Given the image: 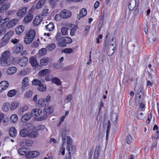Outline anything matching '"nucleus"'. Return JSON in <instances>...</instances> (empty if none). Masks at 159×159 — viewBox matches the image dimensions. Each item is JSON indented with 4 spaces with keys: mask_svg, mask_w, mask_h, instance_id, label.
Segmentation results:
<instances>
[{
    "mask_svg": "<svg viewBox=\"0 0 159 159\" xmlns=\"http://www.w3.org/2000/svg\"><path fill=\"white\" fill-rule=\"evenodd\" d=\"M51 73V70L48 69H45L41 70L39 72V75L44 76L49 75Z\"/></svg>",
    "mask_w": 159,
    "mask_h": 159,
    "instance_id": "aec40b11",
    "label": "nucleus"
},
{
    "mask_svg": "<svg viewBox=\"0 0 159 159\" xmlns=\"http://www.w3.org/2000/svg\"><path fill=\"white\" fill-rule=\"evenodd\" d=\"M30 62L31 66H40L36 58L34 57H31L30 59Z\"/></svg>",
    "mask_w": 159,
    "mask_h": 159,
    "instance_id": "dca6fc26",
    "label": "nucleus"
},
{
    "mask_svg": "<svg viewBox=\"0 0 159 159\" xmlns=\"http://www.w3.org/2000/svg\"><path fill=\"white\" fill-rule=\"evenodd\" d=\"M28 109V107L26 105H25L23 107L20 108V112H24L27 111Z\"/></svg>",
    "mask_w": 159,
    "mask_h": 159,
    "instance_id": "603ef678",
    "label": "nucleus"
},
{
    "mask_svg": "<svg viewBox=\"0 0 159 159\" xmlns=\"http://www.w3.org/2000/svg\"><path fill=\"white\" fill-rule=\"evenodd\" d=\"M90 27V26L89 25H87L85 27V33L86 35L88 34L89 32Z\"/></svg>",
    "mask_w": 159,
    "mask_h": 159,
    "instance_id": "052dcab7",
    "label": "nucleus"
},
{
    "mask_svg": "<svg viewBox=\"0 0 159 159\" xmlns=\"http://www.w3.org/2000/svg\"><path fill=\"white\" fill-rule=\"evenodd\" d=\"M30 113L32 116L37 117L42 113V111L39 109L35 108Z\"/></svg>",
    "mask_w": 159,
    "mask_h": 159,
    "instance_id": "4468645a",
    "label": "nucleus"
},
{
    "mask_svg": "<svg viewBox=\"0 0 159 159\" xmlns=\"http://www.w3.org/2000/svg\"><path fill=\"white\" fill-rule=\"evenodd\" d=\"M4 116V114L3 113H0V123L2 121L3 124L5 126L6 125V122L5 120H2V119L3 118Z\"/></svg>",
    "mask_w": 159,
    "mask_h": 159,
    "instance_id": "de8ad7c7",
    "label": "nucleus"
},
{
    "mask_svg": "<svg viewBox=\"0 0 159 159\" xmlns=\"http://www.w3.org/2000/svg\"><path fill=\"white\" fill-rule=\"evenodd\" d=\"M47 49L49 51H51L54 50L56 48V45L54 43H51L46 46Z\"/></svg>",
    "mask_w": 159,
    "mask_h": 159,
    "instance_id": "72a5a7b5",
    "label": "nucleus"
},
{
    "mask_svg": "<svg viewBox=\"0 0 159 159\" xmlns=\"http://www.w3.org/2000/svg\"><path fill=\"white\" fill-rule=\"evenodd\" d=\"M31 153V151H30L29 149H28V152H26V154L25 155V157L27 158H32V155Z\"/></svg>",
    "mask_w": 159,
    "mask_h": 159,
    "instance_id": "864d4df0",
    "label": "nucleus"
},
{
    "mask_svg": "<svg viewBox=\"0 0 159 159\" xmlns=\"http://www.w3.org/2000/svg\"><path fill=\"white\" fill-rule=\"evenodd\" d=\"M38 89L41 92L45 91L46 89V86L44 85L42 83L39 86Z\"/></svg>",
    "mask_w": 159,
    "mask_h": 159,
    "instance_id": "a19ab883",
    "label": "nucleus"
},
{
    "mask_svg": "<svg viewBox=\"0 0 159 159\" xmlns=\"http://www.w3.org/2000/svg\"><path fill=\"white\" fill-rule=\"evenodd\" d=\"M48 62V59L47 57H43L40 60V64L43 66H46Z\"/></svg>",
    "mask_w": 159,
    "mask_h": 159,
    "instance_id": "473e14b6",
    "label": "nucleus"
},
{
    "mask_svg": "<svg viewBox=\"0 0 159 159\" xmlns=\"http://www.w3.org/2000/svg\"><path fill=\"white\" fill-rule=\"evenodd\" d=\"M2 109L5 112L8 111L9 109L11 110L10 103L8 102L4 103L2 107Z\"/></svg>",
    "mask_w": 159,
    "mask_h": 159,
    "instance_id": "a211bd4d",
    "label": "nucleus"
},
{
    "mask_svg": "<svg viewBox=\"0 0 159 159\" xmlns=\"http://www.w3.org/2000/svg\"><path fill=\"white\" fill-rule=\"evenodd\" d=\"M73 52V50L71 48H66L62 50V52L66 53H71Z\"/></svg>",
    "mask_w": 159,
    "mask_h": 159,
    "instance_id": "c03bdc74",
    "label": "nucleus"
},
{
    "mask_svg": "<svg viewBox=\"0 0 159 159\" xmlns=\"http://www.w3.org/2000/svg\"><path fill=\"white\" fill-rule=\"evenodd\" d=\"M6 32V30L4 28H0V37Z\"/></svg>",
    "mask_w": 159,
    "mask_h": 159,
    "instance_id": "680f3d73",
    "label": "nucleus"
},
{
    "mask_svg": "<svg viewBox=\"0 0 159 159\" xmlns=\"http://www.w3.org/2000/svg\"><path fill=\"white\" fill-rule=\"evenodd\" d=\"M16 92L15 90H11L9 91L7 93V96L9 97H12L16 94Z\"/></svg>",
    "mask_w": 159,
    "mask_h": 159,
    "instance_id": "ea45409f",
    "label": "nucleus"
},
{
    "mask_svg": "<svg viewBox=\"0 0 159 159\" xmlns=\"http://www.w3.org/2000/svg\"><path fill=\"white\" fill-rule=\"evenodd\" d=\"M11 42L14 44L18 43L19 40L16 39H12L11 40Z\"/></svg>",
    "mask_w": 159,
    "mask_h": 159,
    "instance_id": "338daca9",
    "label": "nucleus"
},
{
    "mask_svg": "<svg viewBox=\"0 0 159 159\" xmlns=\"http://www.w3.org/2000/svg\"><path fill=\"white\" fill-rule=\"evenodd\" d=\"M23 48V46L21 44L19 43L13 49V51L15 53H19L22 51Z\"/></svg>",
    "mask_w": 159,
    "mask_h": 159,
    "instance_id": "2eb2a0df",
    "label": "nucleus"
},
{
    "mask_svg": "<svg viewBox=\"0 0 159 159\" xmlns=\"http://www.w3.org/2000/svg\"><path fill=\"white\" fill-rule=\"evenodd\" d=\"M32 115L30 113L28 112L25 113L22 117L21 120L22 122L24 123L29 121L31 118Z\"/></svg>",
    "mask_w": 159,
    "mask_h": 159,
    "instance_id": "9b49d317",
    "label": "nucleus"
},
{
    "mask_svg": "<svg viewBox=\"0 0 159 159\" xmlns=\"http://www.w3.org/2000/svg\"><path fill=\"white\" fill-rule=\"evenodd\" d=\"M99 2L98 1H96L94 4V7L95 9H97L99 6Z\"/></svg>",
    "mask_w": 159,
    "mask_h": 159,
    "instance_id": "69168bd1",
    "label": "nucleus"
},
{
    "mask_svg": "<svg viewBox=\"0 0 159 159\" xmlns=\"http://www.w3.org/2000/svg\"><path fill=\"white\" fill-rule=\"evenodd\" d=\"M43 111L46 112L48 115L53 112V109L51 107L47 106L44 108Z\"/></svg>",
    "mask_w": 159,
    "mask_h": 159,
    "instance_id": "2f4dec72",
    "label": "nucleus"
},
{
    "mask_svg": "<svg viewBox=\"0 0 159 159\" xmlns=\"http://www.w3.org/2000/svg\"><path fill=\"white\" fill-rule=\"evenodd\" d=\"M49 9L46 8H44L42 10L41 15L43 16H46L48 15Z\"/></svg>",
    "mask_w": 159,
    "mask_h": 159,
    "instance_id": "37998d69",
    "label": "nucleus"
},
{
    "mask_svg": "<svg viewBox=\"0 0 159 159\" xmlns=\"http://www.w3.org/2000/svg\"><path fill=\"white\" fill-rule=\"evenodd\" d=\"M72 99V96L71 94H69L66 98L67 102H70Z\"/></svg>",
    "mask_w": 159,
    "mask_h": 159,
    "instance_id": "bf43d9fd",
    "label": "nucleus"
},
{
    "mask_svg": "<svg viewBox=\"0 0 159 159\" xmlns=\"http://www.w3.org/2000/svg\"><path fill=\"white\" fill-rule=\"evenodd\" d=\"M42 115L41 116L38 117L36 120L38 121H41L45 120L47 118L48 116L47 114V113L43 111L42 113Z\"/></svg>",
    "mask_w": 159,
    "mask_h": 159,
    "instance_id": "5701e85b",
    "label": "nucleus"
},
{
    "mask_svg": "<svg viewBox=\"0 0 159 159\" xmlns=\"http://www.w3.org/2000/svg\"><path fill=\"white\" fill-rule=\"evenodd\" d=\"M33 143V140L28 139L23 140L20 142V144L21 145H25L26 147H30Z\"/></svg>",
    "mask_w": 159,
    "mask_h": 159,
    "instance_id": "0eeeda50",
    "label": "nucleus"
},
{
    "mask_svg": "<svg viewBox=\"0 0 159 159\" xmlns=\"http://www.w3.org/2000/svg\"><path fill=\"white\" fill-rule=\"evenodd\" d=\"M43 20V18L39 15L37 16L33 21V24L34 26L39 25Z\"/></svg>",
    "mask_w": 159,
    "mask_h": 159,
    "instance_id": "ddd939ff",
    "label": "nucleus"
},
{
    "mask_svg": "<svg viewBox=\"0 0 159 159\" xmlns=\"http://www.w3.org/2000/svg\"><path fill=\"white\" fill-rule=\"evenodd\" d=\"M67 145L71 146L72 143V140L71 138L69 136H67Z\"/></svg>",
    "mask_w": 159,
    "mask_h": 159,
    "instance_id": "3c124183",
    "label": "nucleus"
},
{
    "mask_svg": "<svg viewBox=\"0 0 159 159\" xmlns=\"http://www.w3.org/2000/svg\"><path fill=\"white\" fill-rule=\"evenodd\" d=\"M28 79L27 77H25L23 79L22 81V88H23V89H24V88L28 85Z\"/></svg>",
    "mask_w": 159,
    "mask_h": 159,
    "instance_id": "e433bc0d",
    "label": "nucleus"
},
{
    "mask_svg": "<svg viewBox=\"0 0 159 159\" xmlns=\"http://www.w3.org/2000/svg\"><path fill=\"white\" fill-rule=\"evenodd\" d=\"M45 28L47 30L51 31L53 30L54 28V26L52 23H50L48 24L45 26Z\"/></svg>",
    "mask_w": 159,
    "mask_h": 159,
    "instance_id": "c756f323",
    "label": "nucleus"
},
{
    "mask_svg": "<svg viewBox=\"0 0 159 159\" xmlns=\"http://www.w3.org/2000/svg\"><path fill=\"white\" fill-rule=\"evenodd\" d=\"M33 18V15L31 13L29 14L24 17L23 22L25 24L28 23L31 21Z\"/></svg>",
    "mask_w": 159,
    "mask_h": 159,
    "instance_id": "f3484780",
    "label": "nucleus"
},
{
    "mask_svg": "<svg viewBox=\"0 0 159 159\" xmlns=\"http://www.w3.org/2000/svg\"><path fill=\"white\" fill-rule=\"evenodd\" d=\"M32 91H28L25 93V96L26 98H29L32 96Z\"/></svg>",
    "mask_w": 159,
    "mask_h": 159,
    "instance_id": "6e6d98bb",
    "label": "nucleus"
},
{
    "mask_svg": "<svg viewBox=\"0 0 159 159\" xmlns=\"http://www.w3.org/2000/svg\"><path fill=\"white\" fill-rule=\"evenodd\" d=\"M39 135L38 132L36 131H34L29 132L28 137V138L34 139L37 138Z\"/></svg>",
    "mask_w": 159,
    "mask_h": 159,
    "instance_id": "412c9836",
    "label": "nucleus"
},
{
    "mask_svg": "<svg viewBox=\"0 0 159 159\" xmlns=\"http://www.w3.org/2000/svg\"><path fill=\"white\" fill-rule=\"evenodd\" d=\"M60 16L64 19H67L70 18L72 16L71 12L69 10L63 9L60 13Z\"/></svg>",
    "mask_w": 159,
    "mask_h": 159,
    "instance_id": "39448f33",
    "label": "nucleus"
},
{
    "mask_svg": "<svg viewBox=\"0 0 159 159\" xmlns=\"http://www.w3.org/2000/svg\"><path fill=\"white\" fill-rule=\"evenodd\" d=\"M28 60L27 58L24 56L19 60L18 64L21 66H25L26 65Z\"/></svg>",
    "mask_w": 159,
    "mask_h": 159,
    "instance_id": "9d476101",
    "label": "nucleus"
},
{
    "mask_svg": "<svg viewBox=\"0 0 159 159\" xmlns=\"http://www.w3.org/2000/svg\"><path fill=\"white\" fill-rule=\"evenodd\" d=\"M17 131L16 129L14 127L11 128L9 130V134L10 136L12 137H15L17 134Z\"/></svg>",
    "mask_w": 159,
    "mask_h": 159,
    "instance_id": "4be33fe9",
    "label": "nucleus"
},
{
    "mask_svg": "<svg viewBox=\"0 0 159 159\" xmlns=\"http://www.w3.org/2000/svg\"><path fill=\"white\" fill-rule=\"evenodd\" d=\"M46 0H39L36 5V8L37 9L41 8L44 5Z\"/></svg>",
    "mask_w": 159,
    "mask_h": 159,
    "instance_id": "c85d7f7f",
    "label": "nucleus"
},
{
    "mask_svg": "<svg viewBox=\"0 0 159 159\" xmlns=\"http://www.w3.org/2000/svg\"><path fill=\"white\" fill-rule=\"evenodd\" d=\"M31 154L32 155V158L36 157L39 155V152L36 151H31Z\"/></svg>",
    "mask_w": 159,
    "mask_h": 159,
    "instance_id": "49530a36",
    "label": "nucleus"
},
{
    "mask_svg": "<svg viewBox=\"0 0 159 159\" xmlns=\"http://www.w3.org/2000/svg\"><path fill=\"white\" fill-rule=\"evenodd\" d=\"M16 71V68L15 67H10L7 70V73L9 75H12L15 73Z\"/></svg>",
    "mask_w": 159,
    "mask_h": 159,
    "instance_id": "7c9ffc66",
    "label": "nucleus"
},
{
    "mask_svg": "<svg viewBox=\"0 0 159 159\" xmlns=\"http://www.w3.org/2000/svg\"><path fill=\"white\" fill-rule=\"evenodd\" d=\"M52 83L55 84L57 85L61 84V81L60 79L57 77H54L52 79Z\"/></svg>",
    "mask_w": 159,
    "mask_h": 159,
    "instance_id": "f704fd0d",
    "label": "nucleus"
},
{
    "mask_svg": "<svg viewBox=\"0 0 159 159\" xmlns=\"http://www.w3.org/2000/svg\"><path fill=\"white\" fill-rule=\"evenodd\" d=\"M19 104V103L17 101H15L11 103V110H13L16 108Z\"/></svg>",
    "mask_w": 159,
    "mask_h": 159,
    "instance_id": "bb28decb",
    "label": "nucleus"
},
{
    "mask_svg": "<svg viewBox=\"0 0 159 159\" xmlns=\"http://www.w3.org/2000/svg\"><path fill=\"white\" fill-rule=\"evenodd\" d=\"M35 104L37 107H43L46 105L44 99L42 98L36 101Z\"/></svg>",
    "mask_w": 159,
    "mask_h": 159,
    "instance_id": "f8f14e48",
    "label": "nucleus"
},
{
    "mask_svg": "<svg viewBox=\"0 0 159 159\" xmlns=\"http://www.w3.org/2000/svg\"><path fill=\"white\" fill-rule=\"evenodd\" d=\"M45 80L47 81H49L52 80V76H51L50 75H48L45 77Z\"/></svg>",
    "mask_w": 159,
    "mask_h": 159,
    "instance_id": "e2e57ef3",
    "label": "nucleus"
},
{
    "mask_svg": "<svg viewBox=\"0 0 159 159\" xmlns=\"http://www.w3.org/2000/svg\"><path fill=\"white\" fill-rule=\"evenodd\" d=\"M16 12V11L15 10L13 11H7L6 13V14L7 16H10L12 15Z\"/></svg>",
    "mask_w": 159,
    "mask_h": 159,
    "instance_id": "5fc2aeb1",
    "label": "nucleus"
},
{
    "mask_svg": "<svg viewBox=\"0 0 159 159\" xmlns=\"http://www.w3.org/2000/svg\"><path fill=\"white\" fill-rule=\"evenodd\" d=\"M18 21L19 20L17 18L11 20L7 23L6 26L8 28H12L17 24Z\"/></svg>",
    "mask_w": 159,
    "mask_h": 159,
    "instance_id": "1a4fd4ad",
    "label": "nucleus"
},
{
    "mask_svg": "<svg viewBox=\"0 0 159 159\" xmlns=\"http://www.w3.org/2000/svg\"><path fill=\"white\" fill-rule=\"evenodd\" d=\"M56 40L57 41L58 43H59L61 41V38L60 34V33H57L56 36Z\"/></svg>",
    "mask_w": 159,
    "mask_h": 159,
    "instance_id": "4d7b16f0",
    "label": "nucleus"
},
{
    "mask_svg": "<svg viewBox=\"0 0 159 159\" xmlns=\"http://www.w3.org/2000/svg\"><path fill=\"white\" fill-rule=\"evenodd\" d=\"M32 84L34 85L39 86L42 83L41 81L38 79H34L32 81Z\"/></svg>",
    "mask_w": 159,
    "mask_h": 159,
    "instance_id": "58836bf2",
    "label": "nucleus"
},
{
    "mask_svg": "<svg viewBox=\"0 0 159 159\" xmlns=\"http://www.w3.org/2000/svg\"><path fill=\"white\" fill-rule=\"evenodd\" d=\"M132 142V139L131 136L129 134L126 137V142L128 144H130Z\"/></svg>",
    "mask_w": 159,
    "mask_h": 159,
    "instance_id": "79ce46f5",
    "label": "nucleus"
},
{
    "mask_svg": "<svg viewBox=\"0 0 159 159\" xmlns=\"http://www.w3.org/2000/svg\"><path fill=\"white\" fill-rule=\"evenodd\" d=\"M14 32L10 31L6 34L2 38V42L0 44L2 46H5L8 42L10 39L13 34Z\"/></svg>",
    "mask_w": 159,
    "mask_h": 159,
    "instance_id": "7ed1b4c3",
    "label": "nucleus"
},
{
    "mask_svg": "<svg viewBox=\"0 0 159 159\" xmlns=\"http://www.w3.org/2000/svg\"><path fill=\"white\" fill-rule=\"evenodd\" d=\"M72 40L71 38L68 37H64L61 38V41L57 43L58 46L61 47H65L66 46V44L71 43Z\"/></svg>",
    "mask_w": 159,
    "mask_h": 159,
    "instance_id": "20e7f679",
    "label": "nucleus"
},
{
    "mask_svg": "<svg viewBox=\"0 0 159 159\" xmlns=\"http://www.w3.org/2000/svg\"><path fill=\"white\" fill-rule=\"evenodd\" d=\"M28 152V149L25 148H19L18 152V153L21 155L25 156L26 152Z\"/></svg>",
    "mask_w": 159,
    "mask_h": 159,
    "instance_id": "a878e982",
    "label": "nucleus"
},
{
    "mask_svg": "<svg viewBox=\"0 0 159 159\" xmlns=\"http://www.w3.org/2000/svg\"><path fill=\"white\" fill-rule=\"evenodd\" d=\"M62 138L63 141V140H65V138L66 136V134L65 132H63L62 133Z\"/></svg>",
    "mask_w": 159,
    "mask_h": 159,
    "instance_id": "774afa93",
    "label": "nucleus"
},
{
    "mask_svg": "<svg viewBox=\"0 0 159 159\" xmlns=\"http://www.w3.org/2000/svg\"><path fill=\"white\" fill-rule=\"evenodd\" d=\"M10 52L6 51L2 54L0 59L1 65L2 66H7L12 63L11 61L10 60Z\"/></svg>",
    "mask_w": 159,
    "mask_h": 159,
    "instance_id": "f257e3e1",
    "label": "nucleus"
},
{
    "mask_svg": "<svg viewBox=\"0 0 159 159\" xmlns=\"http://www.w3.org/2000/svg\"><path fill=\"white\" fill-rule=\"evenodd\" d=\"M87 14L86 10L84 8H83L80 10V13L77 16V18L78 19H80L81 18H82L85 16Z\"/></svg>",
    "mask_w": 159,
    "mask_h": 159,
    "instance_id": "6ab92c4d",
    "label": "nucleus"
},
{
    "mask_svg": "<svg viewBox=\"0 0 159 159\" xmlns=\"http://www.w3.org/2000/svg\"><path fill=\"white\" fill-rule=\"evenodd\" d=\"M9 18L8 17H7V18H5L3 19L2 18V23H1V26H2V25H3L4 23L9 21Z\"/></svg>",
    "mask_w": 159,
    "mask_h": 159,
    "instance_id": "13d9d810",
    "label": "nucleus"
},
{
    "mask_svg": "<svg viewBox=\"0 0 159 159\" xmlns=\"http://www.w3.org/2000/svg\"><path fill=\"white\" fill-rule=\"evenodd\" d=\"M71 156L70 152H69L68 153L66 154L65 159H71Z\"/></svg>",
    "mask_w": 159,
    "mask_h": 159,
    "instance_id": "0e129e2a",
    "label": "nucleus"
},
{
    "mask_svg": "<svg viewBox=\"0 0 159 159\" xmlns=\"http://www.w3.org/2000/svg\"><path fill=\"white\" fill-rule=\"evenodd\" d=\"M27 8L26 7H21L16 13L17 15L19 17L22 18L26 14Z\"/></svg>",
    "mask_w": 159,
    "mask_h": 159,
    "instance_id": "6e6552de",
    "label": "nucleus"
},
{
    "mask_svg": "<svg viewBox=\"0 0 159 159\" xmlns=\"http://www.w3.org/2000/svg\"><path fill=\"white\" fill-rule=\"evenodd\" d=\"M47 53L46 48H42L40 49L38 52V54L39 56H42L45 55Z\"/></svg>",
    "mask_w": 159,
    "mask_h": 159,
    "instance_id": "4c0bfd02",
    "label": "nucleus"
},
{
    "mask_svg": "<svg viewBox=\"0 0 159 159\" xmlns=\"http://www.w3.org/2000/svg\"><path fill=\"white\" fill-rule=\"evenodd\" d=\"M24 30V28L23 25H21L18 26L16 29V33L17 34H22Z\"/></svg>",
    "mask_w": 159,
    "mask_h": 159,
    "instance_id": "393cba45",
    "label": "nucleus"
},
{
    "mask_svg": "<svg viewBox=\"0 0 159 159\" xmlns=\"http://www.w3.org/2000/svg\"><path fill=\"white\" fill-rule=\"evenodd\" d=\"M77 29V26H74L70 30V34L71 36H74L75 33V31Z\"/></svg>",
    "mask_w": 159,
    "mask_h": 159,
    "instance_id": "09e8293b",
    "label": "nucleus"
},
{
    "mask_svg": "<svg viewBox=\"0 0 159 159\" xmlns=\"http://www.w3.org/2000/svg\"><path fill=\"white\" fill-rule=\"evenodd\" d=\"M111 118L112 121L114 122L116 121L117 119V115L115 113L112 114Z\"/></svg>",
    "mask_w": 159,
    "mask_h": 159,
    "instance_id": "8fccbe9b",
    "label": "nucleus"
},
{
    "mask_svg": "<svg viewBox=\"0 0 159 159\" xmlns=\"http://www.w3.org/2000/svg\"><path fill=\"white\" fill-rule=\"evenodd\" d=\"M68 29L67 28L63 27L61 29V33L63 35H65L68 33Z\"/></svg>",
    "mask_w": 159,
    "mask_h": 159,
    "instance_id": "a18cd8bd",
    "label": "nucleus"
},
{
    "mask_svg": "<svg viewBox=\"0 0 159 159\" xmlns=\"http://www.w3.org/2000/svg\"><path fill=\"white\" fill-rule=\"evenodd\" d=\"M35 35V31L34 30H30L25 34L24 38V43L26 44L30 43L33 40Z\"/></svg>",
    "mask_w": 159,
    "mask_h": 159,
    "instance_id": "f03ea898",
    "label": "nucleus"
},
{
    "mask_svg": "<svg viewBox=\"0 0 159 159\" xmlns=\"http://www.w3.org/2000/svg\"><path fill=\"white\" fill-rule=\"evenodd\" d=\"M0 85L3 91L5 90L9 86V83L7 81H4L0 82Z\"/></svg>",
    "mask_w": 159,
    "mask_h": 159,
    "instance_id": "b1692460",
    "label": "nucleus"
},
{
    "mask_svg": "<svg viewBox=\"0 0 159 159\" xmlns=\"http://www.w3.org/2000/svg\"><path fill=\"white\" fill-rule=\"evenodd\" d=\"M18 120V117L17 115L15 114H13L11 115L10 117V121L13 123H16Z\"/></svg>",
    "mask_w": 159,
    "mask_h": 159,
    "instance_id": "c9c22d12",
    "label": "nucleus"
},
{
    "mask_svg": "<svg viewBox=\"0 0 159 159\" xmlns=\"http://www.w3.org/2000/svg\"><path fill=\"white\" fill-rule=\"evenodd\" d=\"M10 3H7L3 5L0 7V13L3 12L7 10L10 7Z\"/></svg>",
    "mask_w": 159,
    "mask_h": 159,
    "instance_id": "cd10ccee",
    "label": "nucleus"
},
{
    "mask_svg": "<svg viewBox=\"0 0 159 159\" xmlns=\"http://www.w3.org/2000/svg\"><path fill=\"white\" fill-rule=\"evenodd\" d=\"M30 131H31L30 128L28 126L26 128H25L21 129L20 131V136L23 137H28Z\"/></svg>",
    "mask_w": 159,
    "mask_h": 159,
    "instance_id": "423d86ee",
    "label": "nucleus"
}]
</instances>
